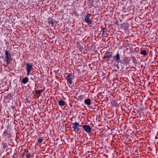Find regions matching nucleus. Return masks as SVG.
Listing matches in <instances>:
<instances>
[{
	"label": "nucleus",
	"instance_id": "obj_14",
	"mask_svg": "<svg viewBox=\"0 0 158 158\" xmlns=\"http://www.w3.org/2000/svg\"><path fill=\"white\" fill-rule=\"evenodd\" d=\"M49 24L51 25L52 26L54 24V22L52 20H50L49 22Z\"/></svg>",
	"mask_w": 158,
	"mask_h": 158
},
{
	"label": "nucleus",
	"instance_id": "obj_7",
	"mask_svg": "<svg viewBox=\"0 0 158 158\" xmlns=\"http://www.w3.org/2000/svg\"><path fill=\"white\" fill-rule=\"evenodd\" d=\"M112 57V55L110 54L109 55H105L103 57V59H104L106 60L109 61L110 60V59Z\"/></svg>",
	"mask_w": 158,
	"mask_h": 158
},
{
	"label": "nucleus",
	"instance_id": "obj_18",
	"mask_svg": "<svg viewBox=\"0 0 158 158\" xmlns=\"http://www.w3.org/2000/svg\"><path fill=\"white\" fill-rule=\"evenodd\" d=\"M27 76H28L29 75L31 71H30V70H27Z\"/></svg>",
	"mask_w": 158,
	"mask_h": 158
},
{
	"label": "nucleus",
	"instance_id": "obj_13",
	"mask_svg": "<svg viewBox=\"0 0 158 158\" xmlns=\"http://www.w3.org/2000/svg\"><path fill=\"white\" fill-rule=\"evenodd\" d=\"M140 54L143 55L144 56L147 55V53L146 51L145 50H144L140 52Z\"/></svg>",
	"mask_w": 158,
	"mask_h": 158
},
{
	"label": "nucleus",
	"instance_id": "obj_9",
	"mask_svg": "<svg viewBox=\"0 0 158 158\" xmlns=\"http://www.w3.org/2000/svg\"><path fill=\"white\" fill-rule=\"evenodd\" d=\"M28 78L27 77H26L22 80L21 82L23 84H26L28 82Z\"/></svg>",
	"mask_w": 158,
	"mask_h": 158
},
{
	"label": "nucleus",
	"instance_id": "obj_17",
	"mask_svg": "<svg viewBox=\"0 0 158 158\" xmlns=\"http://www.w3.org/2000/svg\"><path fill=\"white\" fill-rule=\"evenodd\" d=\"M78 127H79V128L80 127H82V128H83V126H84V125H80L79 124V123H78Z\"/></svg>",
	"mask_w": 158,
	"mask_h": 158
},
{
	"label": "nucleus",
	"instance_id": "obj_1",
	"mask_svg": "<svg viewBox=\"0 0 158 158\" xmlns=\"http://www.w3.org/2000/svg\"><path fill=\"white\" fill-rule=\"evenodd\" d=\"M73 75L72 73H66L65 74V78L67 80L68 84L71 85L73 82Z\"/></svg>",
	"mask_w": 158,
	"mask_h": 158
},
{
	"label": "nucleus",
	"instance_id": "obj_6",
	"mask_svg": "<svg viewBox=\"0 0 158 158\" xmlns=\"http://www.w3.org/2000/svg\"><path fill=\"white\" fill-rule=\"evenodd\" d=\"M26 70H30L31 71L33 69L32 63H26Z\"/></svg>",
	"mask_w": 158,
	"mask_h": 158
},
{
	"label": "nucleus",
	"instance_id": "obj_4",
	"mask_svg": "<svg viewBox=\"0 0 158 158\" xmlns=\"http://www.w3.org/2000/svg\"><path fill=\"white\" fill-rule=\"evenodd\" d=\"M72 128L73 129V131L74 132H76L79 131L80 130V128L78 126V123L75 122L73 123Z\"/></svg>",
	"mask_w": 158,
	"mask_h": 158
},
{
	"label": "nucleus",
	"instance_id": "obj_20",
	"mask_svg": "<svg viewBox=\"0 0 158 158\" xmlns=\"http://www.w3.org/2000/svg\"><path fill=\"white\" fill-rule=\"evenodd\" d=\"M116 66L117 67V68H118V69H119V67H118V64H117V65H116Z\"/></svg>",
	"mask_w": 158,
	"mask_h": 158
},
{
	"label": "nucleus",
	"instance_id": "obj_8",
	"mask_svg": "<svg viewBox=\"0 0 158 158\" xmlns=\"http://www.w3.org/2000/svg\"><path fill=\"white\" fill-rule=\"evenodd\" d=\"M113 58H115V60L116 61L117 63H118L120 62V55L118 52L116 54L115 56H114Z\"/></svg>",
	"mask_w": 158,
	"mask_h": 158
},
{
	"label": "nucleus",
	"instance_id": "obj_3",
	"mask_svg": "<svg viewBox=\"0 0 158 158\" xmlns=\"http://www.w3.org/2000/svg\"><path fill=\"white\" fill-rule=\"evenodd\" d=\"M91 14H88L85 17V21L89 25L92 24L93 21L90 19V17L91 15ZM93 18L91 19H92Z\"/></svg>",
	"mask_w": 158,
	"mask_h": 158
},
{
	"label": "nucleus",
	"instance_id": "obj_19",
	"mask_svg": "<svg viewBox=\"0 0 158 158\" xmlns=\"http://www.w3.org/2000/svg\"><path fill=\"white\" fill-rule=\"evenodd\" d=\"M25 156L27 158H29L30 157V156L29 154H26L25 155Z\"/></svg>",
	"mask_w": 158,
	"mask_h": 158
},
{
	"label": "nucleus",
	"instance_id": "obj_12",
	"mask_svg": "<svg viewBox=\"0 0 158 158\" xmlns=\"http://www.w3.org/2000/svg\"><path fill=\"white\" fill-rule=\"evenodd\" d=\"M59 105L60 106H63L65 105V102L62 100H60L59 101Z\"/></svg>",
	"mask_w": 158,
	"mask_h": 158
},
{
	"label": "nucleus",
	"instance_id": "obj_2",
	"mask_svg": "<svg viewBox=\"0 0 158 158\" xmlns=\"http://www.w3.org/2000/svg\"><path fill=\"white\" fill-rule=\"evenodd\" d=\"M4 53L6 56L5 60L6 62V64H8L10 63V61L12 60V58L11 56V54L7 50H5Z\"/></svg>",
	"mask_w": 158,
	"mask_h": 158
},
{
	"label": "nucleus",
	"instance_id": "obj_10",
	"mask_svg": "<svg viewBox=\"0 0 158 158\" xmlns=\"http://www.w3.org/2000/svg\"><path fill=\"white\" fill-rule=\"evenodd\" d=\"M84 103L87 105H91V102L90 99H86L84 100Z\"/></svg>",
	"mask_w": 158,
	"mask_h": 158
},
{
	"label": "nucleus",
	"instance_id": "obj_16",
	"mask_svg": "<svg viewBox=\"0 0 158 158\" xmlns=\"http://www.w3.org/2000/svg\"><path fill=\"white\" fill-rule=\"evenodd\" d=\"M106 32V29H103L102 31V35H104L105 34V33Z\"/></svg>",
	"mask_w": 158,
	"mask_h": 158
},
{
	"label": "nucleus",
	"instance_id": "obj_5",
	"mask_svg": "<svg viewBox=\"0 0 158 158\" xmlns=\"http://www.w3.org/2000/svg\"><path fill=\"white\" fill-rule=\"evenodd\" d=\"M83 129L88 133H90L91 131L92 128L89 125H84Z\"/></svg>",
	"mask_w": 158,
	"mask_h": 158
},
{
	"label": "nucleus",
	"instance_id": "obj_15",
	"mask_svg": "<svg viewBox=\"0 0 158 158\" xmlns=\"http://www.w3.org/2000/svg\"><path fill=\"white\" fill-rule=\"evenodd\" d=\"M43 140L44 139H42V138H40L38 139V142L39 143H41L42 142Z\"/></svg>",
	"mask_w": 158,
	"mask_h": 158
},
{
	"label": "nucleus",
	"instance_id": "obj_11",
	"mask_svg": "<svg viewBox=\"0 0 158 158\" xmlns=\"http://www.w3.org/2000/svg\"><path fill=\"white\" fill-rule=\"evenodd\" d=\"M44 89H38L35 91V93L36 94H39V96H40V94H42Z\"/></svg>",
	"mask_w": 158,
	"mask_h": 158
}]
</instances>
